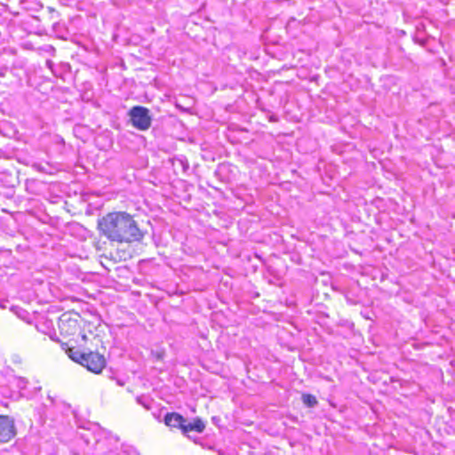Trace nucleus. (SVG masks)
I'll list each match as a JSON object with an SVG mask.
<instances>
[{
    "label": "nucleus",
    "instance_id": "obj_1",
    "mask_svg": "<svg viewBox=\"0 0 455 455\" xmlns=\"http://www.w3.org/2000/svg\"><path fill=\"white\" fill-rule=\"evenodd\" d=\"M97 230L100 236L117 243H140L144 237V232L134 217L121 211L108 212L100 218Z\"/></svg>",
    "mask_w": 455,
    "mask_h": 455
},
{
    "label": "nucleus",
    "instance_id": "obj_2",
    "mask_svg": "<svg viewBox=\"0 0 455 455\" xmlns=\"http://www.w3.org/2000/svg\"><path fill=\"white\" fill-rule=\"evenodd\" d=\"M130 122L132 127L139 131H148L152 124L149 109L142 106H134L129 112Z\"/></svg>",
    "mask_w": 455,
    "mask_h": 455
},
{
    "label": "nucleus",
    "instance_id": "obj_3",
    "mask_svg": "<svg viewBox=\"0 0 455 455\" xmlns=\"http://www.w3.org/2000/svg\"><path fill=\"white\" fill-rule=\"evenodd\" d=\"M12 384L19 389L22 397L32 399L41 391V386L37 384L31 385L24 377H14Z\"/></svg>",
    "mask_w": 455,
    "mask_h": 455
},
{
    "label": "nucleus",
    "instance_id": "obj_4",
    "mask_svg": "<svg viewBox=\"0 0 455 455\" xmlns=\"http://www.w3.org/2000/svg\"><path fill=\"white\" fill-rule=\"evenodd\" d=\"M16 435V427L12 418L0 415V442L7 443Z\"/></svg>",
    "mask_w": 455,
    "mask_h": 455
},
{
    "label": "nucleus",
    "instance_id": "obj_5",
    "mask_svg": "<svg viewBox=\"0 0 455 455\" xmlns=\"http://www.w3.org/2000/svg\"><path fill=\"white\" fill-rule=\"evenodd\" d=\"M81 365L86 367L92 372L100 373L106 365V360L100 354L90 352L86 354L84 362Z\"/></svg>",
    "mask_w": 455,
    "mask_h": 455
},
{
    "label": "nucleus",
    "instance_id": "obj_6",
    "mask_svg": "<svg viewBox=\"0 0 455 455\" xmlns=\"http://www.w3.org/2000/svg\"><path fill=\"white\" fill-rule=\"evenodd\" d=\"M164 423L170 427H177L184 435L186 419L177 412H169L164 416Z\"/></svg>",
    "mask_w": 455,
    "mask_h": 455
},
{
    "label": "nucleus",
    "instance_id": "obj_7",
    "mask_svg": "<svg viewBox=\"0 0 455 455\" xmlns=\"http://www.w3.org/2000/svg\"><path fill=\"white\" fill-rule=\"evenodd\" d=\"M204 428L205 425L201 419L196 418L193 419V421H188V419H186L184 435H187L190 431L203 433Z\"/></svg>",
    "mask_w": 455,
    "mask_h": 455
},
{
    "label": "nucleus",
    "instance_id": "obj_8",
    "mask_svg": "<svg viewBox=\"0 0 455 455\" xmlns=\"http://www.w3.org/2000/svg\"><path fill=\"white\" fill-rule=\"evenodd\" d=\"M68 356L74 361L80 364L84 362L85 356L87 353H83L79 351L78 349L70 348L68 352Z\"/></svg>",
    "mask_w": 455,
    "mask_h": 455
},
{
    "label": "nucleus",
    "instance_id": "obj_9",
    "mask_svg": "<svg viewBox=\"0 0 455 455\" xmlns=\"http://www.w3.org/2000/svg\"><path fill=\"white\" fill-rule=\"evenodd\" d=\"M302 402L307 406V407H315L317 404V400L315 395L310 394H303L302 395Z\"/></svg>",
    "mask_w": 455,
    "mask_h": 455
},
{
    "label": "nucleus",
    "instance_id": "obj_10",
    "mask_svg": "<svg viewBox=\"0 0 455 455\" xmlns=\"http://www.w3.org/2000/svg\"><path fill=\"white\" fill-rule=\"evenodd\" d=\"M111 257L115 260L122 261V260H126V259H130L132 257V254L129 251L122 250V251H117L116 252V255L111 254Z\"/></svg>",
    "mask_w": 455,
    "mask_h": 455
},
{
    "label": "nucleus",
    "instance_id": "obj_11",
    "mask_svg": "<svg viewBox=\"0 0 455 455\" xmlns=\"http://www.w3.org/2000/svg\"><path fill=\"white\" fill-rule=\"evenodd\" d=\"M136 401L139 404L142 405L144 408L149 410L151 408V400L149 397L146 395H140L136 398Z\"/></svg>",
    "mask_w": 455,
    "mask_h": 455
},
{
    "label": "nucleus",
    "instance_id": "obj_12",
    "mask_svg": "<svg viewBox=\"0 0 455 455\" xmlns=\"http://www.w3.org/2000/svg\"><path fill=\"white\" fill-rule=\"evenodd\" d=\"M151 354L156 358V360H158V361L162 360L164 355V351H152Z\"/></svg>",
    "mask_w": 455,
    "mask_h": 455
},
{
    "label": "nucleus",
    "instance_id": "obj_13",
    "mask_svg": "<svg viewBox=\"0 0 455 455\" xmlns=\"http://www.w3.org/2000/svg\"><path fill=\"white\" fill-rule=\"evenodd\" d=\"M6 303H8L7 299H0V307L1 308H5L6 307V305H5Z\"/></svg>",
    "mask_w": 455,
    "mask_h": 455
},
{
    "label": "nucleus",
    "instance_id": "obj_14",
    "mask_svg": "<svg viewBox=\"0 0 455 455\" xmlns=\"http://www.w3.org/2000/svg\"><path fill=\"white\" fill-rule=\"evenodd\" d=\"M65 323H66V320L63 318H60V328L61 329V331H64Z\"/></svg>",
    "mask_w": 455,
    "mask_h": 455
},
{
    "label": "nucleus",
    "instance_id": "obj_15",
    "mask_svg": "<svg viewBox=\"0 0 455 455\" xmlns=\"http://www.w3.org/2000/svg\"><path fill=\"white\" fill-rule=\"evenodd\" d=\"M67 322L68 323H70V326H73L74 328L76 327V321L68 319Z\"/></svg>",
    "mask_w": 455,
    "mask_h": 455
},
{
    "label": "nucleus",
    "instance_id": "obj_16",
    "mask_svg": "<svg viewBox=\"0 0 455 455\" xmlns=\"http://www.w3.org/2000/svg\"><path fill=\"white\" fill-rule=\"evenodd\" d=\"M171 287H172V288H173V290H172V291H168V292L175 293V292L177 291L176 290H177V287H178V286H171Z\"/></svg>",
    "mask_w": 455,
    "mask_h": 455
},
{
    "label": "nucleus",
    "instance_id": "obj_17",
    "mask_svg": "<svg viewBox=\"0 0 455 455\" xmlns=\"http://www.w3.org/2000/svg\"><path fill=\"white\" fill-rule=\"evenodd\" d=\"M104 455H119L118 453H116V451H109Z\"/></svg>",
    "mask_w": 455,
    "mask_h": 455
},
{
    "label": "nucleus",
    "instance_id": "obj_18",
    "mask_svg": "<svg viewBox=\"0 0 455 455\" xmlns=\"http://www.w3.org/2000/svg\"><path fill=\"white\" fill-rule=\"evenodd\" d=\"M332 288H333L334 290H338V289H337V286H335V285H332Z\"/></svg>",
    "mask_w": 455,
    "mask_h": 455
},
{
    "label": "nucleus",
    "instance_id": "obj_19",
    "mask_svg": "<svg viewBox=\"0 0 455 455\" xmlns=\"http://www.w3.org/2000/svg\"><path fill=\"white\" fill-rule=\"evenodd\" d=\"M133 455H139V454H138L137 452H135V451H134V452H133Z\"/></svg>",
    "mask_w": 455,
    "mask_h": 455
}]
</instances>
